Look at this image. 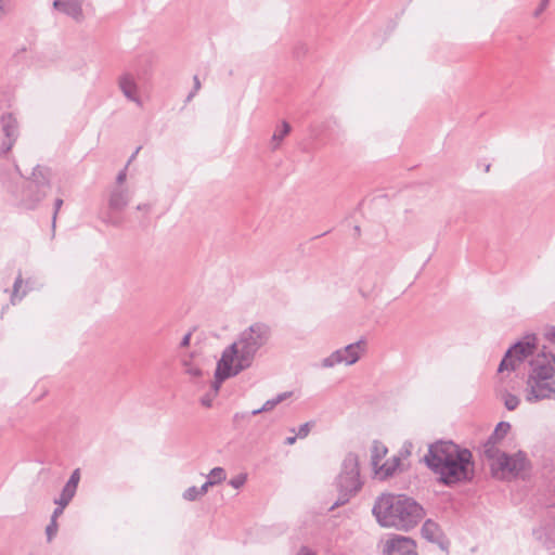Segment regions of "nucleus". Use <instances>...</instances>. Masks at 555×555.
<instances>
[{
  "label": "nucleus",
  "mask_w": 555,
  "mask_h": 555,
  "mask_svg": "<svg viewBox=\"0 0 555 555\" xmlns=\"http://www.w3.org/2000/svg\"><path fill=\"white\" fill-rule=\"evenodd\" d=\"M424 462L446 486L470 481L474 478L475 464L472 452L451 440H439L429 444Z\"/></svg>",
  "instance_id": "f257e3e1"
},
{
  "label": "nucleus",
  "mask_w": 555,
  "mask_h": 555,
  "mask_svg": "<svg viewBox=\"0 0 555 555\" xmlns=\"http://www.w3.org/2000/svg\"><path fill=\"white\" fill-rule=\"evenodd\" d=\"M271 337V328L266 323L257 322L242 331L237 338L221 354V366L228 375L249 369L258 352Z\"/></svg>",
  "instance_id": "f03ea898"
},
{
  "label": "nucleus",
  "mask_w": 555,
  "mask_h": 555,
  "mask_svg": "<svg viewBox=\"0 0 555 555\" xmlns=\"http://www.w3.org/2000/svg\"><path fill=\"white\" fill-rule=\"evenodd\" d=\"M382 527L409 531L425 516V511L414 499L404 494H383L372 509Z\"/></svg>",
  "instance_id": "7ed1b4c3"
},
{
  "label": "nucleus",
  "mask_w": 555,
  "mask_h": 555,
  "mask_svg": "<svg viewBox=\"0 0 555 555\" xmlns=\"http://www.w3.org/2000/svg\"><path fill=\"white\" fill-rule=\"evenodd\" d=\"M529 364L525 400L529 403L555 400V354L543 347L531 358Z\"/></svg>",
  "instance_id": "20e7f679"
},
{
  "label": "nucleus",
  "mask_w": 555,
  "mask_h": 555,
  "mask_svg": "<svg viewBox=\"0 0 555 555\" xmlns=\"http://www.w3.org/2000/svg\"><path fill=\"white\" fill-rule=\"evenodd\" d=\"M335 486L339 496L331 509L346 504L362 489L363 481L360 476L359 456L354 452H349L344 457Z\"/></svg>",
  "instance_id": "39448f33"
},
{
  "label": "nucleus",
  "mask_w": 555,
  "mask_h": 555,
  "mask_svg": "<svg viewBox=\"0 0 555 555\" xmlns=\"http://www.w3.org/2000/svg\"><path fill=\"white\" fill-rule=\"evenodd\" d=\"M485 457L489 461L493 477L502 480L520 476L529 465L527 455L522 451L515 454L498 451L495 454Z\"/></svg>",
  "instance_id": "423d86ee"
},
{
  "label": "nucleus",
  "mask_w": 555,
  "mask_h": 555,
  "mask_svg": "<svg viewBox=\"0 0 555 555\" xmlns=\"http://www.w3.org/2000/svg\"><path fill=\"white\" fill-rule=\"evenodd\" d=\"M50 190V171L46 167L34 168L31 178L26 180L20 195V204L27 209H35Z\"/></svg>",
  "instance_id": "0eeeda50"
},
{
  "label": "nucleus",
  "mask_w": 555,
  "mask_h": 555,
  "mask_svg": "<svg viewBox=\"0 0 555 555\" xmlns=\"http://www.w3.org/2000/svg\"><path fill=\"white\" fill-rule=\"evenodd\" d=\"M366 350V340L361 338L356 343L333 351L318 364L321 369H332L339 364L352 365L357 363Z\"/></svg>",
  "instance_id": "6e6552de"
},
{
  "label": "nucleus",
  "mask_w": 555,
  "mask_h": 555,
  "mask_svg": "<svg viewBox=\"0 0 555 555\" xmlns=\"http://www.w3.org/2000/svg\"><path fill=\"white\" fill-rule=\"evenodd\" d=\"M535 341V335H527L522 340L509 347L499 365V372L515 371L519 363L529 356H533L537 349Z\"/></svg>",
  "instance_id": "1a4fd4ad"
},
{
  "label": "nucleus",
  "mask_w": 555,
  "mask_h": 555,
  "mask_svg": "<svg viewBox=\"0 0 555 555\" xmlns=\"http://www.w3.org/2000/svg\"><path fill=\"white\" fill-rule=\"evenodd\" d=\"M383 555H417L416 544L411 538L393 535L385 542Z\"/></svg>",
  "instance_id": "9d476101"
},
{
  "label": "nucleus",
  "mask_w": 555,
  "mask_h": 555,
  "mask_svg": "<svg viewBox=\"0 0 555 555\" xmlns=\"http://www.w3.org/2000/svg\"><path fill=\"white\" fill-rule=\"evenodd\" d=\"M118 88L128 101L142 106V101L139 94V86L135 77L131 73H124L117 79Z\"/></svg>",
  "instance_id": "9b49d317"
},
{
  "label": "nucleus",
  "mask_w": 555,
  "mask_h": 555,
  "mask_svg": "<svg viewBox=\"0 0 555 555\" xmlns=\"http://www.w3.org/2000/svg\"><path fill=\"white\" fill-rule=\"evenodd\" d=\"M511 429V425L507 422H500L494 431L491 434V436L488 438L487 442L483 444V455H492L495 454V452L501 451L498 447V444L501 442V440L507 435V433Z\"/></svg>",
  "instance_id": "f8f14e48"
},
{
  "label": "nucleus",
  "mask_w": 555,
  "mask_h": 555,
  "mask_svg": "<svg viewBox=\"0 0 555 555\" xmlns=\"http://www.w3.org/2000/svg\"><path fill=\"white\" fill-rule=\"evenodd\" d=\"M422 535L431 543H436L441 550L447 548V541L440 526L431 519H427L422 527Z\"/></svg>",
  "instance_id": "ddd939ff"
},
{
  "label": "nucleus",
  "mask_w": 555,
  "mask_h": 555,
  "mask_svg": "<svg viewBox=\"0 0 555 555\" xmlns=\"http://www.w3.org/2000/svg\"><path fill=\"white\" fill-rule=\"evenodd\" d=\"M132 198L129 189L124 186H114L108 197V208L112 210H124Z\"/></svg>",
  "instance_id": "4468645a"
},
{
  "label": "nucleus",
  "mask_w": 555,
  "mask_h": 555,
  "mask_svg": "<svg viewBox=\"0 0 555 555\" xmlns=\"http://www.w3.org/2000/svg\"><path fill=\"white\" fill-rule=\"evenodd\" d=\"M80 481V469L76 468L65 486L63 487L61 494L55 500L60 501L63 505H68L76 494L78 483Z\"/></svg>",
  "instance_id": "2eb2a0df"
},
{
  "label": "nucleus",
  "mask_w": 555,
  "mask_h": 555,
  "mask_svg": "<svg viewBox=\"0 0 555 555\" xmlns=\"http://www.w3.org/2000/svg\"><path fill=\"white\" fill-rule=\"evenodd\" d=\"M53 7L76 21L82 18V4L80 0H54Z\"/></svg>",
  "instance_id": "dca6fc26"
},
{
  "label": "nucleus",
  "mask_w": 555,
  "mask_h": 555,
  "mask_svg": "<svg viewBox=\"0 0 555 555\" xmlns=\"http://www.w3.org/2000/svg\"><path fill=\"white\" fill-rule=\"evenodd\" d=\"M401 464V460L399 456L395 455L385 461V463L379 464L377 467L373 469L374 476L379 480H386L389 477H392L397 470L399 469Z\"/></svg>",
  "instance_id": "f3484780"
},
{
  "label": "nucleus",
  "mask_w": 555,
  "mask_h": 555,
  "mask_svg": "<svg viewBox=\"0 0 555 555\" xmlns=\"http://www.w3.org/2000/svg\"><path fill=\"white\" fill-rule=\"evenodd\" d=\"M2 132L7 139L16 140L18 137V125L16 118L11 114H4L0 119Z\"/></svg>",
  "instance_id": "a211bd4d"
},
{
  "label": "nucleus",
  "mask_w": 555,
  "mask_h": 555,
  "mask_svg": "<svg viewBox=\"0 0 555 555\" xmlns=\"http://www.w3.org/2000/svg\"><path fill=\"white\" fill-rule=\"evenodd\" d=\"M221 365L222 364H221V358H220L219 361L217 362V367H216V372H215V380L211 384L214 396H216L218 393L221 384L225 379L234 377L240 374V373H233V374L228 375V372Z\"/></svg>",
  "instance_id": "6ab92c4d"
},
{
  "label": "nucleus",
  "mask_w": 555,
  "mask_h": 555,
  "mask_svg": "<svg viewBox=\"0 0 555 555\" xmlns=\"http://www.w3.org/2000/svg\"><path fill=\"white\" fill-rule=\"evenodd\" d=\"M291 132V125L287 121H282V124L274 131L271 139V149L276 150L281 145L283 139Z\"/></svg>",
  "instance_id": "aec40b11"
},
{
  "label": "nucleus",
  "mask_w": 555,
  "mask_h": 555,
  "mask_svg": "<svg viewBox=\"0 0 555 555\" xmlns=\"http://www.w3.org/2000/svg\"><path fill=\"white\" fill-rule=\"evenodd\" d=\"M387 452L388 450L384 444L377 441L373 443L371 449V465L373 469L379 465L380 461L386 456Z\"/></svg>",
  "instance_id": "412c9836"
},
{
  "label": "nucleus",
  "mask_w": 555,
  "mask_h": 555,
  "mask_svg": "<svg viewBox=\"0 0 555 555\" xmlns=\"http://www.w3.org/2000/svg\"><path fill=\"white\" fill-rule=\"evenodd\" d=\"M121 211L122 210H112L108 208L103 217V222L115 228H120L125 221L124 217L120 215Z\"/></svg>",
  "instance_id": "4be33fe9"
},
{
  "label": "nucleus",
  "mask_w": 555,
  "mask_h": 555,
  "mask_svg": "<svg viewBox=\"0 0 555 555\" xmlns=\"http://www.w3.org/2000/svg\"><path fill=\"white\" fill-rule=\"evenodd\" d=\"M135 210L141 214L139 218V223L141 227H146L149 224L150 215L153 210V205L151 203H141L138 204Z\"/></svg>",
  "instance_id": "5701e85b"
},
{
  "label": "nucleus",
  "mask_w": 555,
  "mask_h": 555,
  "mask_svg": "<svg viewBox=\"0 0 555 555\" xmlns=\"http://www.w3.org/2000/svg\"><path fill=\"white\" fill-rule=\"evenodd\" d=\"M293 396L292 391H285L282 393H279L276 397L267 400L263 405L262 410H266L267 412L273 410L278 404L282 403L286 399L291 398Z\"/></svg>",
  "instance_id": "b1692460"
},
{
  "label": "nucleus",
  "mask_w": 555,
  "mask_h": 555,
  "mask_svg": "<svg viewBox=\"0 0 555 555\" xmlns=\"http://www.w3.org/2000/svg\"><path fill=\"white\" fill-rule=\"evenodd\" d=\"M22 286H23V279L21 276V274H18V276L15 279V282H14V285H13V292H12V295H11V302H12V305H16L26 295V289H23V292L20 293Z\"/></svg>",
  "instance_id": "393cba45"
},
{
  "label": "nucleus",
  "mask_w": 555,
  "mask_h": 555,
  "mask_svg": "<svg viewBox=\"0 0 555 555\" xmlns=\"http://www.w3.org/2000/svg\"><path fill=\"white\" fill-rule=\"evenodd\" d=\"M225 478H227V473H225L224 468H222V467H215L207 475V480L209 482H212V486H216V485L222 482L223 480H225Z\"/></svg>",
  "instance_id": "a878e982"
},
{
  "label": "nucleus",
  "mask_w": 555,
  "mask_h": 555,
  "mask_svg": "<svg viewBox=\"0 0 555 555\" xmlns=\"http://www.w3.org/2000/svg\"><path fill=\"white\" fill-rule=\"evenodd\" d=\"M502 399L504 401V405L508 411H514L519 405L520 399L508 391H504L502 393Z\"/></svg>",
  "instance_id": "bb28decb"
},
{
  "label": "nucleus",
  "mask_w": 555,
  "mask_h": 555,
  "mask_svg": "<svg viewBox=\"0 0 555 555\" xmlns=\"http://www.w3.org/2000/svg\"><path fill=\"white\" fill-rule=\"evenodd\" d=\"M185 501L194 502L201 498L198 488L195 486L189 487L182 494Z\"/></svg>",
  "instance_id": "cd10ccee"
},
{
  "label": "nucleus",
  "mask_w": 555,
  "mask_h": 555,
  "mask_svg": "<svg viewBox=\"0 0 555 555\" xmlns=\"http://www.w3.org/2000/svg\"><path fill=\"white\" fill-rule=\"evenodd\" d=\"M542 335L548 343L555 344V325H545L542 328Z\"/></svg>",
  "instance_id": "c85d7f7f"
},
{
  "label": "nucleus",
  "mask_w": 555,
  "mask_h": 555,
  "mask_svg": "<svg viewBox=\"0 0 555 555\" xmlns=\"http://www.w3.org/2000/svg\"><path fill=\"white\" fill-rule=\"evenodd\" d=\"M247 476L245 474H240L232 479H230L229 485L234 489H240L246 482Z\"/></svg>",
  "instance_id": "c756f323"
},
{
  "label": "nucleus",
  "mask_w": 555,
  "mask_h": 555,
  "mask_svg": "<svg viewBox=\"0 0 555 555\" xmlns=\"http://www.w3.org/2000/svg\"><path fill=\"white\" fill-rule=\"evenodd\" d=\"M57 528H59L57 521H54V519H51L50 524L46 528V534H47V539L49 542L55 537V534L57 532Z\"/></svg>",
  "instance_id": "7c9ffc66"
},
{
  "label": "nucleus",
  "mask_w": 555,
  "mask_h": 555,
  "mask_svg": "<svg viewBox=\"0 0 555 555\" xmlns=\"http://www.w3.org/2000/svg\"><path fill=\"white\" fill-rule=\"evenodd\" d=\"M312 425H313V423H311V422H307V423L300 425L298 430L296 431V435L298 436V438L299 439L306 438L309 435Z\"/></svg>",
  "instance_id": "2f4dec72"
},
{
  "label": "nucleus",
  "mask_w": 555,
  "mask_h": 555,
  "mask_svg": "<svg viewBox=\"0 0 555 555\" xmlns=\"http://www.w3.org/2000/svg\"><path fill=\"white\" fill-rule=\"evenodd\" d=\"M183 364H184V366H185V372H186L189 375H191V376H193V377L201 376L202 371H201V369H199V367L189 364V362H188V361H184V362H183Z\"/></svg>",
  "instance_id": "473e14b6"
},
{
  "label": "nucleus",
  "mask_w": 555,
  "mask_h": 555,
  "mask_svg": "<svg viewBox=\"0 0 555 555\" xmlns=\"http://www.w3.org/2000/svg\"><path fill=\"white\" fill-rule=\"evenodd\" d=\"M54 504L56 505V507L54 508V511L52 513L51 519H54V521H56L57 517H60L63 514L64 508L67 505H63L60 501H57L55 499H54Z\"/></svg>",
  "instance_id": "72a5a7b5"
},
{
  "label": "nucleus",
  "mask_w": 555,
  "mask_h": 555,
  "mask_svg": "<svg viewBox=\"0 0 555 555\" xmlns=\"http://www.w3.org/2000/svg\"><path fill=\"white\" fill-rule=\"evenodd\" d=\"M16 140L14 139H4L2 144H1V153L2 154H8L11 149L13 147L14 143H15Z\"/></svg>",
  "instance_id": "f704fd0d"
},
{
  "label": "nucleus",
  "mask_w": 555,
  "mask_h": 555,
  "mask_svg": "<svg viewBox=\"0 0 555 555\" xmlns=\"http://www.w3.org/2000/svg\"><path fill=\"white\" fill-rule=\"evenodd\" d=\"M546 533V528L541 527L533 530V535L535 539L540 540L546 547H551L547 541H543V534Z\"/></svg>",
  "instance_id": "c9c22d12"
},
{
  "label": "nucleus",
  "mask_w": 555,
  "mask_h": 555,
  "mask_svg": "<svg viewBox=\"0 0 555 555\" xmlns=\"http://www.w3.org/2000/svg\"><path fill=\"white\" fill-rule=\"evenodd\" d=\"M127 168L128 166H125L122 170H120L116 177V186H122L124 182L127 179Z\"/></svg>",
  "instance_id": "e433bc0d"
},
{
  "label": "nucleus",
  "mask_w": 555,
  "mask_h": 555,
  "mask_svg": "<svg viewBox=\"0 0 555 555\" xmlns=\"http://www.w3.org/2000/svg\"><path fill=\"white\" fill-rule=\"evenodd\" d=\"M62 205H63V199L56 198L54 202V212H53V217H52V227L53 228H55L56 216H57V212L61 209Z\"/></svg>",
  "instance_id": "4c0bfd02"
},
{
  "label": "nucleus",
  "mask_w": 555,
  "mask_h": 555,
  "mask_svg": "<svg viewBox=\"0 0 555 555\" xmlns=\"http://www.w3.org/2000/svg\"><path fill=\"white\" fill-rule=\"evenodd\" d=\"M193 81H194V87H193V90L189 93V95L186 98L188 101H190L196 94V92L201 89V81L198 79V76H194Z\"/></svg>",
  "instance_id": "58836bf2"
},
{
  "label": "nucleus",
  "mask_w": 555,
  "mask_h": 555,
  "mask_svg": "<svg viewBox=\"0 0 555 555\" xmlns=\"http://www.w3.org/2000/svg\"><path fill=\"white\" fill-rule=\"evenodd\" d=\"M191 337H192V333H191V332L186 333V334L182 337V339H181V341H180V347H181V348H186V347H189V346H190V341H191Z\"/></svg>",
  "instance_id": "ea45409f"
},
{
  "label": "nucleus",
  "mask_w": 555,
  "mask_h": 555,
  "mask_svg": "<svg viewBox=\"0 0 555 555\" xmlns=\"http://www.w3.org/2000/svg\"><path fill=\"white\" fill-rule=\"evenodd\" d=\"M210 487H214V486H212V482H209V481L207 480L204 485H202V487H199V488H198V491H199L201 498H202V496H204V495L208 492V490H209V488H210Z\"/></svg>",
  "instance_id": "a19ab883"
},
{
  "label": "nucleus",
  "mask_w": 555,
  "mask_h": 555,
  "mask_svg": "<svg viewBox=\"0 0 555 555\" xmlns=\"http://www.w3.org/2000/svg\"><path fill=\"white\" fill-rule=\"evenodd\" d=\"M548 0H542L540 5L534 11V16L538 17L546 8Z\"/></svg>",
  "instance_id": "79ce46f5"
},
{
  "label": "nucleus",
  "mask_w": 555,
  "mask_h": 555,
  "mask_svg": "<svg viewBox=\"0 0 555 555\" xmlns=\"http://www.w3.org/2000/svg\"><path fill=\"white\" fill-rule=\"evenodd\" d=\"M297 555H315L314 552H312L309 547L307 546H301L297 553Z\"/></svg>",
  "instance_id": "37998d69"
},
{
  "label": "nucleus",
  "mask_w": 555,
  "mask_h": 555,
  "mask_svg": "<svg viewBox=\"0 0 555 555\" xmlns=\"http://www.w3.org/2000/svg\"><path fill=\"white\" fill-rule=\"evenodd\" d=\"M297 439H298V436L295 434L294 436L287 437L285 440V443L288 446H292L296 442Z\"/></svg>",
  "instance_id": "c03bdc74"
},
{
  "label": "nucleus",
  "mask_w": 555,
  "mask_h": 555,
  "mask_svg": "<svg viewBox=\"0 0 555 555\" xmlns=\"http://www.w3.org/2000/svg\"><path fill=\"white\" fill-rule=\"evenodd\" d=\"M140 150H141V146H138V147H137V150L131 154V156H130V158H129V160H128V163H127V165H126V166H129V164H130L132 160H134V158L137 157L138 153L140 152Z\"/></svg>",
  "instance_id": "a18cd8bd"
},
{
  "label": "nucleus",
  "mask_w": 555,
  "mask_h": 555,
  "mask_svg": "<svg viewBox=\"0 0 555 555\" xmlns=\"http://www.w3.org/2000/svg\"><path fill=\"white\" fill-rule=\"evenodd\" d=\"M202 404L205 405V406H210L211 405V398H209L208 396L202 398Z\"/></svg>",
  "instance_id": "49530a36"
},
{
  "label": "nucleus",
  "mask_w": 555,
  "mask_h": 555,
  "mask_svg": "<svg viewBox=\"0 0 555 555\" xmlns=\"http://www.w3.org/2000/svg\"><path fill=\"white\" fill-rule=\"evenodd\" d=\"M263 412H267V411H266V410H262V406H261V408H259V409L253 410V411L250 412V415L256 416V415H259V414H261V413H263Z\"/></svg>",
  "instance_id": "de8ad7c7"
}]
</instances>
